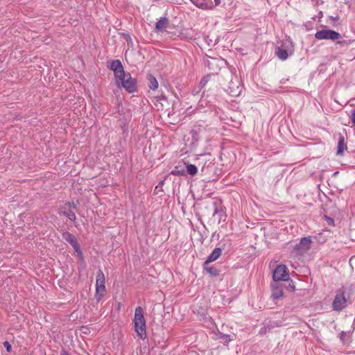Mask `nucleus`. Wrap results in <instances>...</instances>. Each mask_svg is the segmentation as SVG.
Here are the masks:
<instances>
[{"label":"nucleus","mask_w":355,"mask_h":355,"mask_svg":"<svg viewBox=\"0 0 355 355\" xmlns=\"http://www.w3.org/2000/svg\"><path fill=\"white\" fill-rule=\"evenodd\" d=\"M133 322L135 331L137 336L141 340H145L146 338V326L144 312L141 306H138L135 309Z\"/></svg>","instance_id":"1"},{"label":"nucleus","mask_w":355,"mask_h":355,"mask_svg":"<svg viewBox=\"0 0 355 355\" xmlns=\"http://www.w3.org/2000/svg\"><path fill=\"white\" fill-rule=\"evenodd\" d=\"M115 81L118 87L124 88L128 93H133L137 89L136 80L129 73H124L115 78Z\"/></svg>","instance_id":"2"},{"label":"nucleus","mask_w":355,"mask_h":355,"mask_svg":"<svg viewBox=\"0 0 355 355\" xmlns=\"http://www.w3.org/2000/svg\"><path fill=\"white\" fill-rule=\"evenodd\" d=\"M294 52V45L290 37L284 40L280 46L275 49V54L281 60H286Z\"/></svg>","instance_id":"3"},{"label":"nucleus","mask_w":355,"mask_h":355,"mask_svg":"<svg viewBox=\"0 0 355 355\" xmlns=\"http://www.w3.org/2000/svg\"><path fill=\"white\" fill-rule=\"evenodd\" d=\"M105 278L101 270H99L96 275V292L95 299L100 302L106 294V288L105 285Z\"/></svg>","instance_id":"4"},{"label":"nucleus","mask_w":355,"mask_h":355,"mask_svg":"<svg viewBox=\"0 0 355 355\" xmlns=\"http://www.w3.org/2000/svg\"><path fill=\"white\" fill-rule=\"evenodd\" d=\"M315 37L317 40H336L341 38L339 33L329 29H324L317 31L315 34Z\"/></svg>","instance_id":"5"},{"label":"nucleus","mask_w":355,"mask_h":355,"mask_svg":"<svg viewBox=\"0 0 355 355\" xmlns=\"http://www.w3.org/2000/svg\"><path fill=\"white\" fill-rule=\"evenodd\" d=\"M347 306V300L344 291H338L332 303V308L336 311H340Z\"/></svg>","instance_id":"6"},{"label":"nucleus","mask_w":355,"mask_h":355,"mask_svg":"<svg viewBox=\"0 0 355 355\" xmlns=\"http://www.w3.org/2000/svg\"><path fill=\"white\" fill-rule=\"evenodd\" d=\"M272 277L275 281H287L289 275L286 266L285 265L277 266L273 272Z\"/></svg>","instance_id":"7"},{"label":"nucleus","mask_w":355,"mask_h":355,"mask_svg":"<svg viewBox=\"0 0 355 355\" xmlns=\"http://www.w3.org/2000/svg\"><path fill=\"white\" fill-rule=\"evenodd\" d=\"M311 245V240L310 238H302L300 243L295 245L294 251L298 254H302L310 249Z\"/></svg>","instance_id":"8"},{"label":"nucleus","mask_w":355,"mask_h":355,"mask_svg":"<svg viewBox=\"0 0 355 355\" xmlns=\"http://www.w3.org/2000/svg\"><path fill=\"white\" fill-rule=\"evenodd\" d=\"M62 237L66 241H67L71 245L74 250L78 253V255L79 257H81L82 252L80 251V246L77 242L76 237L68 232H64L62 234Z\"/></svg>","instance_id":"9"},{"label":"nucleus","mask_w":355,"mask_h":355,"mask_svg":"<svg viewBox=\"0 0 355 355\" xmlns=\"http://www.w3.org/2000/svg\"><path fill=\"white\" fill-rule=\"evenodd\" d=\"M75 209L76 206L73 203L71 204H65L60 210V214L68 218L71 221H75L76 219V215L73 211L71 210V207Z\"/></svg>","instance_id":"10"},{"label":"nucleus","mask_w":355,"mask_h":355,"mask_svg":"<svg viewBox=\"0 0 355 355\" xmlns=\"http://www.w3.org/2000/svg\"><path fill=\"white\" fill-rule=\"evenodd\" d=\"M110 68L114 71L115 78L125 73L121 61L119 60H113Z\"/></svg>","instance_id":"11"},{"label":"nucleus","mask_w":355,"mask_h":355,"mask_svg":"<svg viewBox=\"0 0 355 355\" xmlns=\"http://www.w3.org/2000/svg\"><path fill=\"white\" fill-rule=\"evenodd\" d=\"M222 250L219 248H215L211 254L208 257L207 259L205 262V265L207 264L208 263L216 261L220 255H221Z\"/></svg>","instance_id":"12"},{"label":"nucleus","mask_w":355,"mask_h":355,"mask_svg":"<svg viewBox=\"0 0 355 355\" xmlns=\"http://www.w3.org/2000/svg\"><path fill=\"white\" fill-rule=\"evenodd\" d=\"M271 296L274 300L281 298L283 296L282 288L278 286L272 285Z\"/></svg>","instance_id":"13"},{"label":"nucleus","mask_w":355,"mask_h":355,"mask_svg":"<svg viewBox=\"0 0 355 355\" xmlns=\"http://www.w3.org/2000/svg\"><path fill=\"white\" fill-rule=\"evenodd\" d=\"M347 149L346 144L345 143L344 137L340 136L338 143L337 155H343L344 151Z\"/></svg>","instance_id":"14"},{"label":"nucleus","mask_w":355,"mask_h":355,"mask_svg":"<svg viewBox=\"0 0 355 355\" xmlns=\"http://www.w3.org/2000/svg\"><path fill=\"white\" fill-rule=\"evenodd\" d=\"M168 20L167 18L164 17L160 19L155 24V29L157 31H162L167 28Z\"/></svg>","instance_id":"15"},{"label":"nucleus","mask_w":355,"mask_h":355,"mask_svg":"<svg viewBox=\"0 0 355 355\" xmlns=\"http://www.w3.org/2000/svg\"><path fill=\"white\" fill-rule=\"evenodd\" d=\"M186 170L187 173L192 176L196 175L198 173L197 167L191 164H186Z\"/></svg>","instance_id":"16"},{"label":"nucleus","mask_w":355,"mask_h":355,"mask_svg":"<svg viewBox=\"0 0 355 355\" xmlns=\"http://www.w3.org/2000/svg\"><path fill=\"white\" fill-rule=\"evenodd\" d=\"M193 4L198 7L199 8L204 10H211L214 8L212 5H208L207 3H197L195 1V3Z\"/></svg>","instance_id":"17"},{"label":"nucleus","mask_w":355,"mask_h":355,"mask_svg":"<svg viewBox=\"0 0 355 355\" xmlns=\"http://www.w3.org/2000/svg\"><path fill=\"white\" fill-rule=\"evenodd\" d=\"M149 82H150L149 87L151 89L155 90L158 87V83H157V79L155 77L150 76L149 78Z\"/></svg>","instance_id":"18"},{"label":"nucleus","mask_w":355,"mask_h":355,"mask_svg":"<svg viewBox=\"0 0 355 355\" xmlns=\"http://www.w3.org/2000/svg\"><path fill=\"white\" fill-rule=\"evenodd\" d=\"M205 270L213 277H216L219 275L218 270L215 267L205 268Z\"/></svg>","instance_id":"19"},{"label":"nucleus","mask_w":355,"mask_h":355,"mask_svg":"<svg viewBox=\"0 0 355 355\" xmlns=\"http://www.w3.org/2000/svg\"><path fill=\"white\" fill-rule=\"evenodd\" d=\"M171 174L174 175L181 176L185 174L184 170H180L178 167H175V168L171 171Z\"/></svg>","instance_id":"20"},{"label":"nucleus","mask_w":355,"mask_h":355,"mask_svg":"<svg viewBox=\"0 0 355 355\" xmlns=\"http://www.w3.org/2000/svg\"><path fill=\"white\" fill-rule=\"evenodd\" d=\"M4 345L6 346V347L7 350H8V352H10V349H11V346H10V345L9 344V343H8V342H7V341H6V342L4 343Z\"/></svg>","instance_id":"21"},{"label":"nucleus","mask_w":355,"mask_h":355,"mask_svg":"<svg viewBox=\"0 0 355 355\" xmlns=\"http://www.w3.org/2000/svg\"><path fill=\"white\" fill-rule=\"evenodd\" d=\"M222 338H225L226 341L231 340L229 335H225L224 334V335L222 336Z\"/></svg>","instance_id":"22"},{"label":"nucleus","mask_w":355,"mask_h":355,"mask_svg":"<svg viewBox=\"0 0 355 355\" xmlns=\"http://www.w3.org/2000/svg\"><path fill=\"white\" fill-rule=\"evenodd\" d=\"M207 83V80H205V78H203L201 81H200V85L202 87H204L205 85Z\"/></svg>","instance_id":"23"},{"label":"nucleus","mask_w":355,"mask_h":355,"mask_svg":"<svg viewBox=\"0 0 355 355\" xmlns=\"http://www.w3.org/2000/svg\"><path fill=\"white\" fill-rule=\"evenodd\" d=\"M327 221H328L329 224H333L334 223V220L332 218H331L329 217H327Z\"/></svg>","instance_id":"24"},{"label":"nucleus","mask_w":355,"mask_h":355,"mask_svg":"<svg viewBox=\"0 0 355 355\" xmlns=\"http://www.w3.org/2000/svg\"><path fill=\"white\" fill-rule=\"evenodd\" d=\"M220 0H214L215 6H218L220 3Z\"/></svg>","instance_id":"25"},{"label":"nucleus","mask_w":355,"mask_h":355,"mask_svg":"<svg viewBox=\"0 0 355 355\" xmlns=\"http://www.w3.org/2000/svg\"><path fill=\"white\" fill-rule=\"evenodd\" d=\"M60 355H69L67 352H62Z\"/></svg>","instance_id":"26"},{"label":"nucleus","mask_w":355,"mask_h":355,"mask_svg":"<svg viewBox=\"0 0 355 355\" xmlns=\"http://www.w3.org/2000/svg\"><path fill=\"white\" fill-rule=\"evenodd\" d=\"M161 99H164V100H165L166 98H165V97H162V98H159L157 97V102H158L159 100H161Z\"/></svg>","instance_id":"27"},{"label":"nucleus","mask_w":355,"mask_h":355,"mask_svg":"<svg viewBox=\"0 0 355 355\" xmlns=\"http://www.w3.org/2000/svg\"><path fill=\"white\" fill-rule=\"evenodd\" d=\"M193 3H195V0H191Z\"/></svg>","instance_id":"28"}]
</instances>
